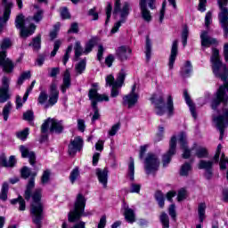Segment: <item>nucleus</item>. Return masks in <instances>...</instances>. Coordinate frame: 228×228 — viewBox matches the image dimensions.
I'll return each mask as SVG.
<instances>
[{
  "mask_svg": "<svg viewBox=\"0 0 228 228\" xmlns=\"http://www.w3.org/2000/svg\"><path fill=\"white\" fill-rule=\"evenodd\" d=\"M20 175L22 179L29 180L26 185L24 198L27 200H33V203L30 205V215L32 222L37 225V228H42V220H44V205L42 200V189L37 188L35 190V177L37 173H31V169L28 167H23L20 170ZM35 190V191H33Z\"/></svg>",
  "mask_w": 228,
  "mask_h": 228,
  "instance_id": "1",
  "label": "nucleus"
},
{
  "mask_svg": "<svg viewBox=\"0 0 228 228\" xmlns=\"http://www.w3.org/2000/svg\"><path fill=\"white\" fill-rule=\"evenodd\" d=\"M121 1L122 0H115L113 14L117 15V13H120L121 19L119 21L116 22L111 28L110 33L112 35H115V33H117L120 28V26L126 22V20L129 16V11L131 10L129 2H125L122 6Z\"/></svg>",
  "mask_w": 228,
  "mask_h": 228,
  "instance_id": "2",
  "label": "nucleus"
},
{
  "mask_svg": "<svg viewBox=\"0 0 228 228\" xmlns=\"http://www.w3.org/2000/svg\"><path fill=\"white\" fill-rule=\"evenodd\" d=\"M86 207V198L83 194L78 193L74 205V209H72L68 215L69 222L74 224L77 220L81 219V216L85 215V208Z\"/></svg>",
  "mask_w": 228,
  "mask_h": 228,
  "instance_id": "3",
  "label": "nucleus"
},
{
  "mask_svg": "<svg viewBox=\"0 0 228 228\" xmlns=\"http://www.w3.org/2000/svg\"><path fill=\"white\" fill-rule=\"evenodd\" d=\"M28 22H31V17L24 19V14H19L15 19V28L17 29H20V37L21 38H28V37H31L33 33H35V29H37V26L34 23H30L28 28H26V24Z\"/></svg>",
  "mask_w": 228,
  "mask_h": 228,
  "instance_id": "4",
  "label": "nucleus"
},
{
  "mask_svg": "<svg viewBox=\"0 0 228 228\" xmlns=\"http://www.w3.org/2000/svg\"><path fill=\"white\" fill-rule=\"evenodd\" d=\"M126 71L121 69L120 72L118 74V77L115 80V77L113 75H108L105 78L106 86H112L110 97H118V94L120 88L124 85V81H126Z\"/></svg>",
  "mask_w": 228,
  "mask_h": 228,
  "instance_id": "5",
  "label": "nucleus"
},
{
  "mask_svg": "<svg viewBox=\"0 0 228 228\" xmlns=\"http://www.w3.org/2000/svg\"><path fill=\"white\" fill-rule=\"evenodd\" d=\"M88 97L91 101V106L94 113L92 118V122H95V120H99V118H101V114H99V107H97V102H102V101L108 102V101H110V97H108V95L106 94H98L97 89L95 88H92L89 90Z\"/></svg>",
  "mask_w": 228,
  "mask_h": 228,
  "instance_id": "6",
  "label": "nucleus"
},
{
  "mask_svg": "<svg viewBox=\"0 0 228 228\" xmlns=\"http://www.w3.org/2000/svg\"><path fill=\"white\" fill-rule=\"evenodd\" d=\"M12 47V41L10 38H4L1 44L2 52H0V67H3L4 72H12L13 68V62L9 58H6V49Z\"/></svg>",
  "mask_w": 228,
  "mask_h": 228,
  "instance_id": "7",
  "label": "nucleus"
},
{
  "mask_svg": "<svg viewBox=\"0 0 228 228\" xmlns=\"http://www.w3.org/2000/svg\"><path fill=\"white\" fill-rule=\"evenodd\" d=\"M48 131L61 134V133H63V121L48 118L41 126V133L45 134Z\"/></svg>",
  "mask_w": 228,
  "mask_h": 228,
  "instance_id": "8",
  "label": "nucleus"
},
{
  "mask_svg": "<svg viewBox=\"0 0 228 228\" xmlns=\"http://www.w3.org/2000/svg\"><path fill=\"white\" fill-rule=\"evenodd\" d=\"M159 159H158V155L154 153H148L146 159L144 160V169L148 175H156V172L159 170Z\"/></svg>",
  "mask_w": 228,
  "mask_h": 228,
  "instance_id": "9",
  "label": "nucleus"
},
{
  "mask_svg": "<svg viewBox=\"0 0 228 228\" xmlns=\"http://www.w3.org/2000/svg\"><path fill=\"white\" fill-rule=\"evenodd\" d=\"M227 4L228 0H217V4L221 10L218 14V20L224 29L225 38L228 37V9L225 7Z\"/></svg>",
  "mask_w": 228,
  "mask_h": 228,
  "instance_id": "10",
  "label": "nucleus"
},
{
  "mask_svg": "<svg viewBox=\"0 0 228 228\" xmlns=\"http://www.w3.org/2000/svg\"><path fill=\"white\" fill-rule=\"evenodd\" d=\"M214 122L216 123V126L220 132L219 140H224L225 128L228 127V109L224 108L222 110V113L214 118Z\"/></svg>",
  "mask_w": 228,
  "mask_h": 228,
  "instance_id": "11",
  "label": "nucleus"
},
{
  "mask_svg": "<svg viewBox=\"0 0 228 228\" xmlns=\"http://www.w3.org/2000/svg\"><path fill=\"white\" fill-rule=\"evenodd\" d=\"M4 6V14L0 16V35L6 26V22L10 20V15L12 14V8H13V3L8 2V0H1Z\"/></svg>",
  "mask_w": 228,
  "mask_h": 228,
  "instance_id": "12",
  "label": "nucleus"
},
{
  "mask_svg": "<svg viewBox=\"0 0 228 228\" xmlns=\"http://www.w3.org/2000/svg\"><path fill=\"white\" fill-rule=\"evenodd\" d=\"M177 147V137L175 135L171 137L169 142V150L168 151L163 155L162 157V163L163 167H167L172 161V156L175 154V149Z\"/></svg>",
  "mask_w": 228,
  "mask_h": 228,
  "instance_id": "13",
  "label": "nucleus"
},
{
  "mask_svg": "<svg viewBox=\"0 0 228 228\" xmlns=\"http://www.w3.org/2000/svg\"><path fill=\"white\" fill-rule=\"evenodd\" d=\"M150 101L155 105L156 115H165V97L163 94H152Z\"/></svg>",
  "mask_w": 228,
  "mask_h": 228,
  "instance_id": "14",
  "label": "nucleus"
},
{
  "mask_svg": "<svg viewBox=\"0 0 228 228\" xmlns=\"http://www.w3.org/2000/svg\"><path fill=\"white\" fill-rule=\"evenodd\" d=\"M10 78L4 77L2 78V86H0V104L10 101Z\"/></svg>",
  "mask_w": 228,
  "mask_h": 228,
  "instance_id": "15",
  "label": "nucleus"
},
{
  "mask_svg": "<svg viewBox=\"0 0 228 228\" xmlns=\"http://www.w3.org/2000/svg\"><path fill=\"white\" fill-rule=\"evenodd\" d=\"M201 47L206 49L211 45H218V39L209 37V31L202 30L200 34Z\"/></svg>",
  "mask_w": 228,
  "mask_h": 228,
  "instance_id": "16",
  "label": "nucleus"
},
{
  "mask_svg": "<svg viewBox=\"0 0 228 228\" xmlns=\"http://www.w3.org/2000/svg\"><path fill=\"white\" fill-rule=\"evenodd\" d=\"M215 165V162L213 160H200L198 164V168L200 170H205V177L207 179H211L213 177V166Z\"/></svg>",
  "mask_w": 228,
  "mask_h": 228,
  "instance_id": "17",
  "label": "nucleus"
},
{
  "mask_svg": "<svg viewBox=\"0 0 228 228\" xmlns=\"http://www.w3.org/2000/svg\"><path fill=\"white\" fill-rule=\"evenodd\" d=\"M177 54H179V40L175 39L173 41L172 46H171V53L169 55V61H168L169 70H172L174 69V64L175 63Z\"/></svg>",
  "mask_w": 228,
  "mask_h": 228,
  "instance_id": "18",
  "label": "nucleus"
},
{
  "mask_svg": "<svg viewBox=\"0 0 228 228\" xmlns=\"http://www.w3.org/2000/svg\"><path fill=\"white\" fill-rule=\"evenodd\" d=\"M178 142L181 145V148L183 151V153L182 155L183 159H190V156H191V151L190 149H188V142L186 141V133L182 132L179 134Z\"/></svg>",
  "mask_w": 228,
  "mask_h": 228,
  "instance_id": "19",
  "label": "nucleus"
},
{
  "mask_svg": "<svg viewBox=\"0 0 228 228\" xmlns=\"http://www.w3.org/2000/svg\"><path fill=\"white\" fill-rule=\"evenodd\" d=\"M81 149H83V139L81 137H76L70 142L68 152L69 156H75L76 152L81 151Z\"/></svg>",
  "mask_w": 228,
  "mask_h": 228,
  "instance_id": "20",
  "label": "nucleus"
},
{
  "mask_svg": "<svg viewBox=\"0 0 228 228\" xmlns=\"http://www.w3.org/2000/svg\"><path fill=\"white\" fill-rule=\"evenodd\" d=\"M20 152L21 153V158H28V161L32 167L37 163V155L35 151H29V149L24 145L20 146Z\"/></svg>",
  "mask_w": 228,
  "mask_h": 228,
  "instance_id": "21",
  "label": "nucleus"
},
{
  "mask_svg": "<svg viewBox=\"0 0 228 228\" xmlns=\"http://www.w3.org/2000/svg\"><path fill=\"white\" fill-rule=\"evenodd\" d=\"M0 165L5 168H13V167L17 165V159H15V156L12 155L8 160V159H6V155L2 154L0 156Z\"/></svg>",
  "mask_w": 228,
  "mask_h": 228,
  "instance_id": "22",
  "label": "nucleus"
},
{
  "mask_svg": "<svg viewBox=\"0 0 228 228\" xmlns=\"http://www.w3.org/2000/svg\"><path fill=\"white\" fill-rule=\"evenodd\" d=\"M108 167L104 169L97 168L96 169V175L98 177L99 183L102 184L103 188H108V174H109Z\"/></svg>",
  "mask_w": 228,
  "mask_h": 228,
  "instance_id": "23",
  "label": "nucleus"
},
{
  "mask_svg": "<svg viewBox=\"0 0 228 228\" xmlns=\"http://www.w3.org/2000/svg\"><path fill=\"white\" fill-rule=\"evenodd\" d=\"M139 95L126 94L123 97V106H127L129 110L134 108L138 102Z\"/></svg>",
  "mask_w": 228,
  "mask_h": 228,
  "instance_id": "24",
  "label": "nucleus"
},
{
  "mask_svg": "<svg viewBox=\"0 0 228 228\" xmlns=\"http://www.w3.org/2000/svg\"><path fill=\"white\" fill-rule=\"evenodd\" d=\"M60 95V92L58 91V87L56 84H52L50 86V96L48 102L50 106H54L58 102V97Z\"/></svg>",
  "mask_w": 228,
  "mask_h": 228,
  "instance_id": "25",
  "label": "nucleus"
},
{
  "mask_svg": "<svg viewBox=\"0 0 228 228\" xmlns=\"http://www.w3.org/2000/svg\"><path fill=\"white\" fill-rule=\"evenodd\" d=\"M140 8L142 19L146 20V22H151L152 16L151 15V11L147 9V0H141Z\"/></svg>",
  "mask_w": 228,
  "mask_h": 228,
  "instance_id": "26",
  "label": "nucleus"
},
{
  "mask_svg": "<svg viewBox=\"0 0 228 228\" xmlns=\"http://www.w3.org/2000/svg\"><path fill=\"white\" fill-rule=\"evenodd\" d=\"M132 50L129 46H120L117 49L116 55L121 61L127 60L128 54H131Z\"/></svg>",
  "mask_w": 228,
  "mask_h": 228,
  "instance_id": "27",
  "label": "nucleus"
},
{
  "mask_svg": "<svg viewBox=\"0 0 228 228\" xmlns=\"http://www.w3.org/2000/svg\"><path fill=\"white\" fill-rule=\"evenodd\" d=\"M183 97L185 99L186 104L190 108V111H191L193 118H197V112H195V104L191 101V98L190 97V94H188V90H186V89L183 91Z\"/></svg>",
  "mask_w": 228,
  "mask_h": 228,
  "instance_id": "28",
  "label": "nucleus"
},
{
  "mask_svg": "<svg viewBox=\"0 0 228 228\" xmlns=\"http://www.w3.org/2000/svg\"><path fill=\"white\" fill-rule=\"evenodd\" d=\"M70 88V71L69 69H66L63 76V83L61 86V92L62 94H65L67 92V89Z\"/></svg>",
  "mask_w": 228,
  "mask_h": 228,
  "instance_id": "29",
  "label": "nucleus"
},
{
  "mask_svg": "<svg viewBox=\"0 0 228 228\" xmlns=\"http://www.w3.org/2000/svg\"><path fill=\"white\" fill-rule=\"evenodd\" d=\"M125 219L129 224H134V222H136V216L134 215V210L130 208L129 207H125Z\"/></svg>",
  "mask_w": 228,
  "mask_h": 228,
  "instance_id": "30",
  "label": "nucleus"
},
{
  "mask_svg": "<svg viewBox=\"0 0 228 228\" xmlns=\"http://www.w3.org/2000/svg\"><path fill=\"white\" fill-rule=\"evenodd\" d=\"M191 70H193V66L191 65V61H187L183 67L182 68L180 74L182 77H190L191 74Z\"/></svg>",
  "mask_w": 228,
  "mask_h": 228,
  "instance_id": "31",
  "label": "nucleus"
},
{
  "mask_svg": "<svg viewBox=\"0 0 228 228\" xmlns=\"http://www.w3.org/2000/svg\"><path fill=\"white\" fill-rule=\"evenodd\" d=\"M98 43H99V37H92L91 39H89V41L86 44L84 54H88L89 53H92L94 47H95V45H97Z\"/></svg>",
  "mask_w": 228,
  "mask_h": 228,
  "instance_id": "32",
  "label": "nucleus"
},
{
  "mask_svg": "<svg viewBox=\"0 0 228 228\" xmlns=\"http://www.w3.org/2000/svg\"><path fill=\"white\" fill-rule=\"evenodd\" d=\"M11 204L15 206V204H19V211H26V201L22 196H19L17 199L11 200Z\"/></svg>",
  "mask_w": 228,
  "mask_h": 228,
  "instance_id": "33",
  "label": "nucleus"
},
{
  "mask_svg": "<svg viewBox=\"0 0 228 228\" xmlns=\"http://www.w3.org/2000/svg\"><path fill=\"white\" fill-rule=\"evenodd\" d=\"M154 197L155 200L159 204V208H160V209H163V208H165V194H163L161 191H156Z\"/></svg>",
  "mask_w": 228,
  "mask_h": 228,
  "instance_id": "34",
  "label": "nucleus"
},
{
  "mask_svg": "<svg viewBox=\"0 0 228 228\" xmlns=\"http://www.w3.org/2000/svg\"><path fill=\"white\" fill-rule=\"evenodd\" d=\"M34 8L37 11L34 13L31 20H34L35 22H40V20L44 19V10L40 9V6L37 4H34Z\"/></svg>",
  "mask_w": 228,
  "mask_h": 228,
  "instance_id": "35",
  "label": "nucleus"
},
{
  "mask_svg": "<svg viewBox=\"0 0 228 228\" xmlns=\"http://www.w3.org/2000/svg\"><path fill=\"white\" fill-rule=\"evenodd\" d=\"M206 203H200L198 206V215L200 224L206 219Z\"/></svg>",
  "mask_w": 228,
  "mask_h": 228,
  "instance_id": "36",
  "label": "nucleus"
},
{
  "mask_svg": "<svg viewBox=\"0 0 228 228\" xmlns=\"http://www.w3.org/2000/svg\"><path fill=\"white\" fill-rule=\"evenodd\" d=\"M8 190H9L8 183L4 182L2 185V189L0 192V200H3L4 202H5V200H8Z\"/></svg>",
  "mask_w": 228,
  "mask_h": 228,
  "instance_id": "37",
  "label": "nucleus"
},
{
  "mask_svg": "<svg viewBox=\"0 0 228 228\" xmlns=\"http://www.w3.org/2000/svg\"><path fill=\"white\" fill-rule=\"evenodd\" d=\"M159 220L163 225V228H169L170 227V218L168 217V215L165 212H162Z\"/></svg>",
  "mask_w": 228,
  "mask_h": 228,
  "instance_id": "38",
  "label": "nucleus"
},
{
  "mask_svg": "<svg viewBox=\"0 0 228 228\" xmlns=\"http://www.w3.org/2000/svg\"><path fill=\"white\" fill-rule=\"evenodd\" d=\"M79 167H76L70 173L69 175V181L71 183V184H74L76 183V181H77V179H79Z\"/></svg>",
  "mask_w": 228,
  "mask_h": 228,
  "instance_id": "39",
  "label": "nucleus"
},
{
  "mask_svg": "<svg viewBox=\"0 0 228 228\" xmlns=\"http://www.w3.org/2000/svg\"><path fill=\"white\" fill-rule=\"evenodd\" d=\"M42 44V37L38 35L37 37H34L32 39V42L28 45L30 47H32L36 50L38 51L40 49Z\"/></svg>",
  "mask_w": 228,
  "mask_h": 228,
  "instance_id": "40",
  "label": "nucleus"
},
{
  "mask_svg": "<svg viewBox=\"0 0 228 228\" xmlns=\"http://www.w3.org/2000/svg\"><path fill=\"white\" fill-rule=\"evenodd\" d=\"M208 149L204 148V147H198L196 148V153L195 156H197V158H199L200 159H202L204 158H208Z\"/></svg>",
  "mask_w": 228,
  "mask_h": 228,
  "instance_id": "41",
  "label": "nucleus"
},
{
  "mask_svg": "<svg viewBox=\"0 0 228 228\" xmlns=\"http://www.w3.org/2000/svg\"><path fill=\"white\" fill-rule=\"evenodd\" d=\"M128 175L130 177V181H134V159L130 157V162L128 165Z\"/></svg>",
  "mask_w": 228,
  "mask_h": 228,
  "instance_id": "42",
  "label": "nucleus"
},
{
  "mask_svg": "<svg viewBox=\"0 0 228 228\" xmlns=\"http://www.w3.org/2000/svg\"><path fill=\"white\" fill-rule=\"evenodd\" d=\"M152 53V45L151 44V39L149 37L146 38V45H145V54H146V61H151V54Z\"/></svg>",
  "mask_w": 228,
  "mask_h": 228,
  "instance_id": "43",
  "label": "nucleus"
},
{
  "mask_svg": "<svg viewBox=\"0 0 228 228\" xmlns=\"http://www.w3.org/2000/svg\"><path fill=\"white\" fill-rule=\"evenodd\" d=\"M12 111V102H8L3 109L4 120L6 122Z\"/></svg>",
  "mask_w": 228,
  "mask_h": 228,
  "instance_id": "44",
  "label": "nucleus"
},
{
  "mask_svg": "<svg viewBox=\"0 0 228 228\" xmlns=\"http://www.w3.org/2000/svg\"><path fill=\"white\" fill-rule=\"evenodd\" d=\"M31 78V71H24L20 74V77L18 78V85H22L26 79H30Z\"/></svg>",
  "mask_w": 228,
  "mask_h": 228,
  "instance_id": "45",
  "label": "nucleus"
},
{
  "mask_svg": "<svg viewBox=\"0 0 228 228\" xmlns=\"http://www.w3.org/2000/svg\"><path fill=\"white\" fill-rule=\"evenodd\" d=\"M85 69H86V61H80L75 67V70H77V74H83L85 72Z\"/></svg>",
  "mask_w": 228,
  "mask_h": 228,
  "instance_id": "46",
  "label": "nucleus"
},
{
  "mask_svg": "<svg viewBox=\"0 0 228 228\" xmlns=\"http://www.w3.org/2000/svg\"><path fill=\"white\" fill-rule=\"evenodd\" d=\"M29 135V128H25L22 131L17 132L16 133V136L17 138H19L20 140H22L24 142V140L28 139V136Z\"/></svg>",
  "mask_w": 228,
  "mask_h": 228,
  "instance_id": "47",
  "label": "nucleus"
},
{
  "mask_svg": "<svg viewBox=\"0 0 228 228\" xmlns=\"http://www.w3.org/2000/svg\"><path fill=\"white\" fill-rule=\"evenodd\" d=\"M167 110L169 115H174V99L172 98V95L167 97Z\"/></svg>",
  "mask_w": 228,
  "mask_h": 228,
  "instance_id": "48",
  "label": "nucleus"
},
{
  "mask_svg": "<svg viewBox=\"0 0 228 228\" xmlns=\"http://www.w3.org/2000/svg\"><path fill=\"white\" fill-rule=\"evenodd\" d=\"M75 58L77 60L81 54H83V47L81 46V42L77 41L75 43Z\"/></svg>",
  "mask_w": 228,
  "mask_h": 228,
  "instance_id": "49",
  "label": "nucleus"
},
{
  "mask_svg": "<svg viewBox=\"0 0 228 228\" xmlns=\"http://www.w3.org/2000/svg\"><path fill=\"white\" fill-rule=\"evenodd\" d=\"M191 170V164L186 162L183 164L180 170V175H188V172Z\"/></svg>",
  "mask_w": 228,
  "mask_h": 228,
  "instance_id": "50",
  "label": "nucleus"
},
{
  "mask_svg": "<svg viewBox=\"0 0 228 228\" xmlns=\"http://www.w3.org/2000/svg\"><path fill=\"white\" fill-rule=\"evenodd\" d=\"M211 22H213V13L211 12H208L205 16V27L207 28V29H209Z\"/></svg>",
  "mask_w": 228,
  "mask_h": 228,
  "instance_id": "51",
  "label": "nucleus"
},
{
  "mask_svg": "<svg viewBox=\"0 0 228 228\" xmlns=\"http://www.w3.org/2000/svg\"><path fill=\"white\" fill-rule=\"evenodd\" d=\"M48 97L49 96L47 95V93L45 91H41L37 98L39 104H45V102L47 101Z\"/></svg>",
  "mask_w": 228,
  "mask_h": 228,
  "instance_id": "52",
  "label": "nucleus"
},
{
  "mask_svg": "<svg viewBox=\"0 0 228 228\" xmlns=\"http://www.w3.org/2000/svg\"><path fill=\"white\" fill-rule=\"evenodd\" d=\"M35 119V116L32 110H27L23 114V120H27L28 122H33Z\"/></svg>",
  "mask_w": 228,
  "mask_h": 228,
  "instance_id": "53",
  "label": "nucleus"
},
{
  "mask_svg": "<svg viewBox=\"0 0 228 228\" xmlns=\"http://www.w3.org/2000/svg\"><path fill=\"white\" fill-rule=\"evenodd\" d=\"M112 11H113V6L111 5V3H108L106 7V15H107V19L105 20L106 25L110 22V19H111Z\"/></svg>",
  "mask_w": 228,
  "mask_h": 228,
  "instance_id": "54",
  "label": "nucleus"
},
{
  "mask_svg": "<svg viewBox=\"0 0 228 228\" xmlns=\"http://www.w3.org/2000/svg\"><path fill=\"white\" fill-rule=\"evenodd\" d=\"M58 31H60V24H56L53 27V31L50 32V40H54L58 37Z\"/></svg>",
  "mask_w": 228,
  "mask_h": 228,
  "instance_id": "55",
  "label": "nucleus"
},
{
  "mask_svg": "<svg viewBox=\"0 0 228 228\" xmlns=\"http://www.w3.org/2000/svg\"><path fill=\"white\" fill-rule=\"evenodd\" d=\"M51 177V172H49V170H45L43 173V175L41 177V183L42 184H47V183H49V179Z\"/></svg>",
  "mask_w": 228,
  "mask_h": 228,
  "instance_id": "56",
  "label": "nucleus"
},
{
  "mask_svg": "<svg viewBox=\"0 0 228 228\" xmlns=\"http://www.w3.org/2000/svg\"><path fill=\"white\" fill-rule=\"evenodd\" d=\"M168 213L173 220H175V218H177V212H175V204H171L169 206Z\"/></svg>",
  "mask_w": 228,
  "mask_h": 228,
  "instance_id": "57",
  "label": "nucleus"
},
{
  "mask_svg": "<svg viewBox=\"0 0 228 228\" xmlns=\"http://www.w3.org/2000/svg\"><path fill=\"white\" fill-rule=\"evenodd\" d=\"M118 129H120V122L112 126V127L109 131L110 136H115V134H117V133L118 132Z\"/></svg>",
  "mask_w": 228,
  "mask_h": 228,
  "instance_id": "58",
  "label": "nucleus"
},
{
  "mask_svg": "<svg viewBox=\"0 0 228 228\" xmlns=\"http://www.w3.org/2000/svg\"><path fill=\"white\" fill-rule=\"evenodd\" d=\"M166 10H167V0H164L162 3V8L160 10L159 22H163V20L165 19V11Z\"/></svg>",
  "mask_w": 228,
  "mask_h": 228,
  "instance_id": "59",
  "label": "nucleus"
},
{
  "mask_svg": "<svg viewBox=\"0 0 228 228\" xmlns=\"http://www.w3.org/2000/svg\"><path fill=\"white\" fill-rule=\"evenodd\" d=\"M186 199V190L184 189H180L178 191V195H177V200L178 202H181Z\"/></svg>",
  "mask_w": 228,
  "mask_h": 228,
  "instance_id": "60",
  "label": "nucleus"
},
{
  "mask_svg": "<svg viewBox=\"0 0 228 228\" xmlns=\"http://www.w3.org/2000/svg\"><path fill=\"white\" fill-rule=\"evenodd\" d=\"M61 19H70V12H69V9L67 7H63L61 10Z\"/></svg>",
  "mask_w": 228,
  "mask_h": 228,
  "instance_id": "61",
  "label": "nucleus"
},
{
  "mask_svg": "<svg viewBox=\"0 0 228 228\" xmlns=\"http://www.w3.org/2000/svg\"><path fill=\"white\" fill-rule=\"evenodd\" d=\"M77 129L81 133H85V129H86V126L85 125L84 119H77Z\"/></svg>",
  "mask_w": 228,
  "mask_h": 228,
  "instance_id": "62",
  "label": "nucleus"
},
{
  "mask_svg": "<svg viewBox=\"0 0 228 228\" xmlns=\"http://www.w3.org/2000/svg\"><path fill=\"white\" fill-rule=\"evenodd\" d=\"M198 10L200 12H206V4H208V0H199Z\"/></svg>",
  "mask_w": 228,
  "mask_h": 228,
  "instance_id": "63",
  "label": "nucleus"
},
{
  "mask_svg": "<svg viewBox=\"0 0 228 228\" xmlns=\"http://www.w3.org/2000/svg\"><path fill=\"white\" fill-rule=\"evenodd\" d=\"M115 61V57L113 56V54H110L109 56L106 57L105 59V64L108 67H111V65H113V62Z\"/></svg>",
  "mask_w": 228,
  "mask_h": 228,
  "instance_id": "64",
  "label": "nucleus"
}]
</instances>
